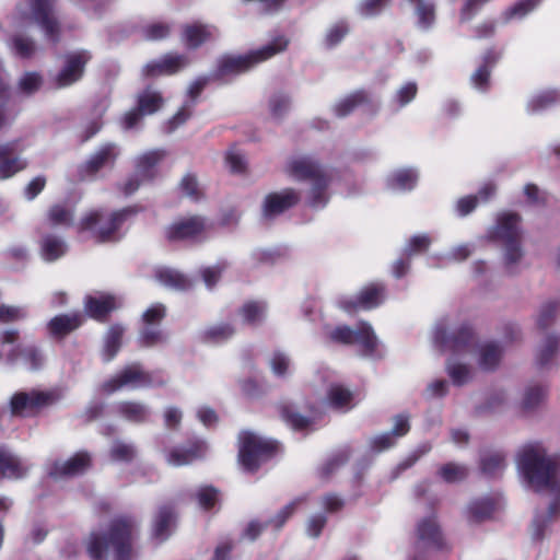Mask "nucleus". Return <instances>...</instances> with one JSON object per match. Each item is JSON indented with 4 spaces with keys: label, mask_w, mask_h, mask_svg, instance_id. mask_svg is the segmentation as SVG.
Listing matches in <instances>:
<instances>
[{
    "label": "nucleus",
    "mask_w": 560,
    "mask_h": 560,
    "mask_svg": "<svg viewBox=\"0 0 560 560\" xmlns=\"http://www.w3.org/2000/svg\"><path fill=\"white\" fill-rule=\"evenodd\" d=\"M546 396V389L541 385L528 386L523 395L521 406L524 411L529 412L537 408Z\"/></svg>",
    "instance_id": "nucleus-50"
},
{
    "label": "nucleus",
    "mask_w": 560,
    "mask_h": 560,
    "mask_svg": "<svg viewBox=\"0 0 560 560\" xmlns=\"http://www.w3.org/2000/svg\"><path fill=\"white\" fill-rule=\"evenodd\" d=\"M417 536L427 546H441L442 534L434 515L424 517L418 523Z\"/></svg>",
    "instance_id": "nucleus-29"
},
{
    "label": "nucleus",
    "mask_w": 560,
    "mask_h": 560,
    "mask_svg": "<svg viewBox=\"0 0 560 560\" xmlns=\"http://www.w3.org/2000/svg\"><path fill=\"white\" fill-rule=\"evenodd\" d=\"M117 412L127 421L142 423L150 417V407L138 401H120L116 406Z\"/></svg>",
    "instance_id": "nucleus-32"
},
{
    "label": "nucleus",
    "mask_w": 560,
    "mask_h": 560,
    "mask_svg": "<svg viewBox=\"0 0 560 560\" xmlns=\"http://www.w3.org/2000/svg\"><path fill=\"white\" fill-rule=\"evenodd\" d=\"M27 317V311L24 306L0 305V323L8 324L24 319Z\"/></svg>",
    "instance_id": "nucleus-58"
},
{
    "label": "nucleus",
    "mask_w": 560,
    "mask_h": 560,
    "mask_svg": "<svg viewBox=\"0 0 560 560\" xmlns=\"http://www.w3.org/2000/svg\"><path fill=\"white\" fill-rule=\"evenodd\" d=\"M291 107L290 97L282 93L273 94L269 100L270 115L275 119L282 118Z\"/></svg>",
    "instance_id": "nucleus-55"
},
{
    "label": "nucleus",
    "mask_w": 560,
    "mask_h": 560,
    "mask_svg": "<svg viewBox=\"0 0 560 560\" xmlns=\"http://www.w3.org/2000/svg\"><path fill=\"white\" fill-rule=\"evenodd\" d=\"M16 149V142L0 144V179H5L26 167V162L11 154Z\"/></svg>",
    "instance_id": "nucleus-23"
},
{
    "label": "nucleus",
    "mask_w": 560,
    "mask_h": 560,
    "mask_svg": "<svg viewBox=\"0 0 560 560\" xmlns=\"http://www.w3.org/2000/svg\"><path fill=\"white\" fill-rule=\"evenodd\" d=\"M125 328L121 325H113L109 327L104 339L103 359L110 361L117 354L121 346V338Z\"/></svg>",
    "instance_id": "nucleus-38"
},
{
    "label": "nucleus",
    "mask_w": 560,
    "mask_h": 560,
    "mask_svg": "<svg viewBox=\"0 0 560 560\" xmlns=\"http://www.w3.org/2000/svg\"><path fill=\"white\" fill-rule=\"evenodd\" d=\"M119 155V149L114 143L100 147L80 168V176L85 179L106 166H112Z\"/></svg>",
    "instance_id": "nucleus-16"
},
{
    "label": "nucleus",
    "mask_w": 560,
    "mask_h": 560,
    "mask_svg": "<svg viewBox=\"0 0 560 560\" xmlns=\"http://www.w3.org/2000/svg\"><path fill=\"white\" fill-rule=\"evenodd\" d=\"M494 509L490 498H482L472 501L468 506V517L471 522H481L492 514Z\"/></svg>",
    "instance_id": "nucleus-49"
},
{
    "label": "nucleus",
    "mask_w": 560,
    "mask_h": 560,
    "mask_svg": "<svg viewBox=\"0 0 560 560\" xmlns=\"http://www.w3.org/2000/svg\"><path fill=\"white\" fill-rule=\"evenodd\" d=\"M267 306L264 302L249 301L240 308V316L244 323L257 325L265 318Z\"/></svg>",
    "instance_id": "nucleus-41"
},
{
    "label": "nucleus",
    "mask_w": 560,
    "mask_h": 560,
    "mask_svg": "<svg viewBox=\"0 0 560 560\" xmlns=\"http://www.w3.org/2000/svg\"><path fill=\"white\" fill-rule=\"evenodd\" d=\"M384 299V289L380 284H371L364 288L358 296H349L340 300V307L347 313L360 310H371L378 306Z\"/></svg>",
    "instance_id": "nucleus-13"
},
{
    "label": "nucleus",
    "mask_w": 560,
    "mask_h": 560,
    "mask_svg": "<svg viewBox=\"0 0 560 560\" xmlns=\"http://www.w3.org/2000/svg\"><path fill=\"white\" fill-rule=\"evenodd\" d=\"M54 0H31V20L44 31L45 37L57 42L59 37V23L52 11Z\"/></svg>",
    "instance_id": "nucleus-12"
},
{
    "label": "nucleus",
    "mask_w": 560,
    "mask_h": 560,
    "mask_svg": "<svg viewBox=\"0 0 560 560\" xmlns=\"http://www.w3.org/2000/svg\"><path fill=\"white\" fill-rule=\"evenodd\" d=\"M73 221V212L61 206L55 205L47 212V222L51 226H69Z\"/></svg>",
    "instance_id": "nucleus-51"
},
{
    "label": "nucleus",
    "mask_w": 560,
    "mask_h": 560,
    "mask_svg": "<svg viewBox=\"0 0 560 560\" xmlns=\"http://www.w3.org/2000/svg\"><path fill=\"white\" fill-rule=\"evenodd\" d=\"M481 470L486 475L497 476L506 466V458L502 452H490L481 457Z\"/></svg>",
    "instance_id": "nucleus-44"
},
{
    "label": "nucleus",
    "mask_w": 560,
    "mask_h": 560,
    "mask_svg": "<svg viewBox=\"0 0 560 560\" xmlns=\"http://www.w3.org/2000/svg\"><path fill=\"white\" fill-rule=\"evenodd\" d=\"M282 419L291 425L294 430H303L310 427L311 420L294 412L289 407H283L281 409Z\"/></svg>",
    "instance_id": "nucleus-61"
},
{
    "label": "nucleus",
    "mask_w": 560,
    "mask_h": 560,
    "mask_svg": "<svg viewBox=\"0 0 560 560\" xmlns=\"http://www.w3.org/2000/svg\"><path fill=\"white\" fill-rule=\"evenodd\" d=\"M91 466V455L86 452H78L66 460H56L49 469V475L55 478H68L83 474Z\"/></svg>",
    "instance_id": "nucleus-17"
},
{
    "label": "nucleus",
    "mask_w": 560,
    "mask_h": 560,
    "mask_svg": "<svg viewBox=\"0 0 560 560\" xmlns=\"http://www.w3.org/2000/svg\"><path fill=\"white\" fill-rule=\"evenodd\" d=\"M368 100V94L364 91H357L339 100L334 105L332 110L337 117L342 118L352 113L355 107L365 103Z\"/></svg>",
    "instance_id": "nucleus-39"
},
{
    "label": "nucleus",
    "mask_w": 560,
    "mask_h": 560,
    "mask_svg": "<svg viewBox=\"0 0 560 560\" xmlns=\"http://www.w3.org/2000/svg\"><path fill=\"white\" fill-rule=\"evenodd\" d=\"M559 98L560 95L557 90H544L529 98L527 103V110L533 114L539 113L544 109L549 108L551 105L556 104L559 101Z\"/></svg>",
    "instance_id": "nucleus-40"
},
{
    "label": "nucleus",
    "mask_w": 560,
    "mask_h": 560,
    "mask_svg": "<svg viewBox=\"0 0 560 560\" xmlns=\"http://www.w3.org/2000/svg\"><path fill=\"white\" fill-rule=\"evenodd\" d=\"M188 63L189 60L184 55L167 54L158 60L148 62L142 72L145 77L168 75L184 69Z\"/></svg>",
    "instance_id": "nucleus-20"
},
{
    "label": "nucleus",
    "mask_w": 560,
    "mask_h": 560,
    "mask_svg": "<svg viewBox=\"0 0 560 560\" xmlns=\"http://www.w3.org/2000/svg\"><path fill=\"white\" fill-rule=\"evenodd\" d=\"M110 458L115 462H130L137 455L133 444L124 441H115L109 451Z\"/></svg>",
    "instance_id": "nucleus-52"
},
{
    "label": "nucleus",
    "mask_w": 560,
    "mask_h": 560,
    "mask_svg": "<svg viewBox=\"0 0 560 560\" xmlns=\"http://www.w3.org/2000/svg\"><path fill=\"white\" fill-rule=\"evenodd\" d=\"M277 450L273 441L253 432L243 431L238 436V463L245 471L254 472L270 459Z\"/></svg>",
    "instance_id": "nucleus-7"
},
{
    "label": "nucleus",
    "mask_w": 560,
    "mask_h": 560,
    "mask_svg": "<svg viewBox=\"0 0 560 560\" xmlns=\"http://www.w3.org/2000/svg\"><path fill=\"white\" fill-rule=\"evenodd\" d=\"M289 46V39L283 36H277L266 45L252 50L245 55H226L218 60L217 70L213 78L222 79L236 75L248 71L260 62H264L273 56L284 51Z\"/></svg>",
    "instance_id": "nucleus-4"
},
{
    "label": "nucleus",
    "mask_w": 560,
    "mask_h": 560,
    "mask_svg": "<svg viewBox=\"0 0 560 560\" xmlns=\"http://www.w3.org/2000/svg\"><path fill=\"white\" fill-rule=\"evenodd\" d=\"M299 199V194L291 188L271 192L264 200L262 215L272 219L296 205Z\"/></svg>",
    "instance_id": "nucleus-18"
},
{
    "label": "nucleus",
    "mask_w": 560,
    "mask_h": 560,
    "mask_svg": "<svg viewBox=\"0 0 560 560\" xmlns=\"http://www.w3.org/2000/svg\"><path fill=\"white\" fill-rule=\"evenodd\" d=\"M57 399L52 392H20L12 396L10 405L13 413L20 415L27 410H34L51 405Z\"/></svg>",
    "instance_id": "nucleus-15"
},
{
    "label": "nucleus",
    "mask_w": 560,
    "mask_h": 560,
    "mask_svg": "<svg viewBox=\"0 0 560 560\" xmlns=\"http://www.w3.org/2000/svg\"><path fill=\"white\" fill-rule=\"evenodd\" d=\"M217 34L218 30L213 25L196 23L185 27L183 42L189 48H197L215 37Z\"/></svg>",
    "instance_id": "nucleus-26"
},
{
    "label": "nucleus",
    "mask_w": 560,
    "mask_h": 560,
    "mask_svg": "<svg viewBox=\"0 0 560 560\" xmlns=\"http://www.w3.org/2000/svg\"><path fill=\"white\" fill-rule=\"evenodd\" d=\"M137 526L127 518L115 520L107 533H92L86 541V551L92 560H105L113 552L116 560H125L130 551V541Z\"/></svg>",
    "instance_id": "nucleus-3"
},
{
    "label": "nucleus",
    "mask_w": 560,
    "mask_h": 560,
    "mask_svg": "<svg viewBox=\"0 0 560 560\" xmlns=\"http://www.w3.org/2000/svg\"><path fill=\"white\" fill-rule=\"evenodd\" d=\"M418 93V85L413 81H408L400 85L392 96V104L396 109H400L411 103Z\"/></svg>",
    "instance_id": "nucleus-48"
},
{
    "label": "nucleus",
    "mask_w": 560,
    "mask_h": 560,
    "mask_svg": "<svg viewBox=\"0 0 560 560\" xmlns=\"http://www.w3.org/2000/svg\"><path fill=\"white\" fill-rule=\"evenodd\" d=\"M439 475L444 481L452 483L464 480L468 469L464 465L447 463L440 468Z\"/></svg>",
    "instance_id": "nucleus-53"
},
{
    "label": "nucleus",
    "mask_w": 560,
    "mask_h": 560,
    "mask_svg": "<svg viewBox=\"0 0 560 560\" xmlns=\"http://www.w3.org/2000/svg\"><path fill=\"white\" fill-rule=\"evenodd\" d=\"M415 8L417 25L421 30H429L435 21V7L430 0H408Z\"/></svg>",
    "instance_id": "nucleus-37"
},
{
    "label": "nucleus",
    "mask_w": 560,
    "mask_h": 560,
    "mask_svg": "<svg viewBox=\"0 0 560 560\" xmlns=\"http://www.w3.org/2000/svg\"><path fill=\"white\" fill-rule=\"evenodd\" d=\"M269 366L276 376H285L290 372L291 359L283 351H273L269 358Z\"/></svg>",
    "instance_id": "nucleus-54"
},
{
    "label": "nucleus",
    "mask_w": 560,
    "mask_h": 560,
    "mask_svg": "<svg viewBox=\"0 0 560 560\" xmlns=\"http://www.w3.org/2000/svg\"><path fill=\"white\" fill-rule=\"evenodd\" d=\"M207 445L203 442H195L187 446H177L170 450L165 459L170 466L179 467L191 464L194 460L203 457L207 453Z\"/></svg>",
    "instance_id": "nucleus-22"
},
{
    "label": "nucleus",
    "mask_w": 560,
    "mask_h": 560,
    "mask_svg": "<svg viewBox=\"0 0 560 560\" xmlns=\"http://www.w3.org/2000/svg\"><path fill=\"white\" fill-rule=\"evenodd\" d=\"M12 49L18 56L28 58L35 52L36 46L30 37L15 35L12 38Z\"/></svg>",
    "instance_id": "nucleus-59"
},
{
    "label": "nucleus",
    "mask_w": 560,
    "mask_h": 560,
    "mask_svg": "<svg viewBox=\"0 0 560 560\" xmlns=\"http://www.w3.org/2000/svg\"><path fill=\"white\" fill-rule=\"evenodd\" d=\"M329 337L332 341L340 343H358L361 346L363 353L369 357H381L383 354L381 341L366 323H361L357 329L338 326L330 331Z\"/></svg>",
    "instance_id": "nucleus-9"
},
{
    "label": "nucleus",
    "mask_w": 560,
    "mask_h": 560,
    "mask_svg": "<svg viewBox=\"0 0 560 560\" xmlns=\"http://www.w3.org/2000/svg\"><path fill=\"white\" fill-rule=\"evenodd\" d=\"M559 349V339L556 336H547L539 346L536 353V362L540 368H546L551 363Z\"/></svg>",
    "instance_id": "nucleus-46"
},
{
    "label": "nucleus",
    "mask_w": 560,
    "mask_h": 560,
    "mask_svg": "<svg viewBox=\"0 0 560 560\" xmlns=\"http://www.w3.org/2000/svg\"><path fill=\"white\" fill-rule=\"evenodd\" d=\"M135 214L136 210L130 207L117 211L93 210L82 218L80 226L100 242L114 241L121 225Z\"/></svg>",
    "instance_id": "nucleus-6"
},
{
    "label": "nucleus",
    "mask_w": 560,
    "mask_h": 560,
    "mask_svg": "<svg viewBox=\"0 0 560 560\" xmlns=\"http://www.w3.org/2000/svg\"><path fill=\"white\" fill-rule=\"evenodd\" d=\"M228 268L226 261H219L211 267H206L200 271L202 280L208 289H212L221 278L223 271Z\"/></svg>",
    "instance_id": "nucleus-56"
},
{
    "label": "nucleus",
    "mask_w": 560,
    "mask_h": 560,
    "mask_svg": "<svg viewBox=\"0 0 560 560\" xmlns=\"http://www.w3.org/2000/svg\"><path fill=\"white\" fill-rule=\"evenodd\" d=\"M197 500L202 509L209 510L218 503L219 493L212 487H201L197 492Z\"/></svg>",
    "instance_id": "nucleus-63"
},
{
    "label": "nucleus",
    "mask_w": 560,
    "mask_h": 560,
    "mask_svg": "<svg viewBox=\"0 0 560 560\" xmlns=\"http://www.w3.org/2000/svg\"><path fill=\"white\" fill-rule=\"evenodd\" d=\"M150 373L142 370L139 364H131L119 371L112 378L103 383L102 392L113 394L122 388H142L154 385Z\"/></svg>",
    "instance_id": "nucleus-10"
},
{
    "label": "nucleus",
    "mask_w": 560,
    "mask_h": 560,
    "mask_svg": "<svg viewBox=\"0 0 560 560\" xmlns=\"http://www.w3.org/2000/svg\"><path fill=\"white\" fill-rule=\"evenodd\" d=\"M83 323V316L80 313H69L57 315L47 323V330L51 337H63Z\"/></svg>",
    "instance_id": "nucleus-24"
},
{
    "label": "nucleus",
    "mask_w": 560,
    "mask_h": 560,
    "mask_svg": "<svg viewBox=\"0 0 560 560\" xmlns=\"http://www.w3.org/2000/svg\"><path fill=\"white\" fill-rule=\"evenodd\" d=\"M499 58L494 51H488L483 57V65L480 66L471 75V83L478 90H485L489 83V65H493Z\"/></svg>",
    "instance_id": "nucleus-42"
},
{
    "label": "nucleus",
    "mask_w": 560,
    "mask_h": 560,
    "mask_svg": "<svg viewBox=\"0 0 560 560\" xmlns=\"http://www.w3.org/2000/svg\"><path fill=\"white\" fill-rule=\"evenodd\" d=\"M208 82V77H199L188 85L187 95L189 96L190 101L186 102L183 107L172 117V119H170L166 129L167 132L174 131L189 118L191 107L194 106L196 98L207 86Z\"/></svg>",
    "instance_id": "nucleus-21"
},
{
    "label": "nucleus",
    "mask_w": 560,
    "mask_h": 560,
    "mask_svg": "<svg viewBox=\"0 0 560 560\" xmlns=\"http://www.w3.org/2000/svg\"><path fill=\"white\" fill-rule=\"evenodd\" d=\"M388 3L389 0H361L357 11L363 18H372L380 14Z\"/></svg>",
    "instance_id": "nucleus-57"
},
{
    "label": "nucleus",
    "mask_w": 560,
    "mask_h": 560,
    "mask_svg": "<svg viewBox=\"0 0 560 560\" xmlns=\"http://www.w3.org/2000/svg\"><path fill=\"white\" fill-rule=\"evenodd\" d=\"M66 242L54 234L43 236L40 241V255L46 261H55L67 253Z\"/></svg>",
    "instance_id": "nucleus-33"
},
{
    "label": "nucleus",
    "mask_w": 560,
    "mask_h": 560,
    "mask_svg": "<svg viewBox=\"0 0 560 560\" xmlns=\"http://www.w3.org/2000/svg\"><path fill=\"white\" fill-rule=\"evenodd\" d=\"M517 468L527 488L560 497V456L540 444L523 446L517 454Z\"/></svg>",
    "instance_id": "nucleus-2"
},
{
    "label": "nucleus",
    "mask_w": 560,
    "mask_h": 560,
    "mask_svg": "<svg viewBox=\"0 0 560 560\" xmlns=\"http://www.w3.org/2000/svg\"><path fill=\"white\" fill-rule=\"evenodd\" d=\"M91 59L86 50L74 51L66 56V62L60 72L56 75V83L59 88L73 84L81 79L84 66Z\"/></svg>",
    "instance_id": "nucleus-14"
},
{
    "label": "nucleus",
    "mask_w": 560,
    "mask_h": 560,
    "mask_svg": "<svg viewBox=\"0 0 560 560\" xmlns=\"http://www.w3.org/2000/svg\"><path fill=\"white\" fill-rule=\"evenodd\" d=\"M27 466L14 453L4 446H0V476L10 479H19L25 476Z\"/></svg>",
    "instance_id": "nucleus-25"
},
{
    "label": "nucleus",
    "mask_w": 560,
    "mask_h": 560,
    "mask_svg": "<svg viewBox=\"0 0 560 560\" xmlns=\"http://www.w3.org/2000/svg\"><path fill=\"white\" fill-rule=\"evenodd\" d=\"M234 335V328L228 324H219L209 327L205 331V338L210 341L220 342Z\"/></svg>",
    "instance_id": "nucleus-60"
},
{
    "label": "nucleus",
    "mask_w": 560,
    "mask_h": 560,
    "mask_svg": "<svg viewBox=\"0 0 560 560\" xmlns=\"http://www.w3.org/2000/svg\"><path fill=\"white\" fill-rule=\"evenodd\" d=\"M174 523V511L170 506H161L153 520L152 533L159 540H165Z\"/></svg>",
    "instance_id": "nucleus-35"
},
{
    "label": "nucleus",
    "mask_w": 560,
    "mask_h": 560,
    "mask_svg": "<svg viewBox=\"0 0 560 560\" xmlns=\"http://www.w3.org/2000/svg\"><path fill=\"white\" fill-rule=\"evenodd\" d=\"M489 234L492 240L504 245V258L508 265L516 264L522 258L520 217L517 214L512 212L499 214L497 223Z\"/></svg>",
    "instance_id": "nucleus-8"
},
{
    "label": "nucleus",
    "mask_w": 560,
    "mask_h": 560,
    "mask_svg": "<svg viewBox=\"0 0 560 560\" xmlns=\"http://www.w3.org/2000/svg\"><path fill=\"white\" fill-rule=\"evenodd\" d=\"M433 341L442 351H454L463 355L478 354V365L483 371H493L498 368L502 348L495 342L475 345L474 334L468 325L455 327L450 319L439 320L433 329Z\"/></svg>",
    "instance_id": "nucleus-1"
},
{
    "label": "nucleus",
    "mask_w": 560,
    "mask_h": 560,
    "mask_svg": "<svg viewBox=\"0 0 560 560\" xmlns=\"http://www.w3.org/2000/svg\"><path fill=\"white\" fill-rule=\"evenodd\" d=\"M287 173L299 180L312 184L308 203L313 208H323L328 202V179L316 161L308 156L292 158L287 165Z\"/></svg>",
    "instance_id": "nucleus-5"
},
{
    "label": "nucleus",
    "mask_w": 560,
    "mask_h": 560,
    "mask_svg": "<svg viewBox=\"0 0 560 560\" xmlns=\"http://www.w3.org/2000/svg\"><path fill=\"white\" fill-rule=\"evenodd\" d=\"M350 31L349 23L346 20H339L326 30L324 36V45L327 48H332L341 43V40L348 35Z\"/></svg>",
    "instance_id": "nucleus-45"
},
{
    "label": "nucleus",
    "mask_w": 560,
    "mask_h": 560,
    "mask_svg": "<svg viewBox=\"0 0 560 560\" xmlns=\"http://www.w3.org/2000/svg\"><path fill=\"white\" fill-rule=\"evenodd\" d=\"M418 180V173L413 168H401L395 171L387 179L388 186L396 191L412 189Z\"/></svg>",
    "instance_id": "nucleus-36"
},
{
    "label": "nucleus",
    "mask_w": 560,
    "mask_h": 560,
    "mask_svg": "<svg viewBox=\"0 0 560 560\" xmlns=\"http://www.w3.org/2000/svg\"><path fill=\"white\" fill-rule=\"evenodd\" d=\"M540 0H521L502 13V20L508 23L513 20H522L530 13Z\"/></svg>",
    "instance_id": "nucleus-47"
},
{
    "label": "nucleus",
    "mask_w": 560,
    "mask_h": 560,
    "mask_svg": "<svg viewBox=\"0 0 560 560\" xmlns=\"http://www.w3.org/2000/svg\"><path fill=\"white\" fill-rule=\"evenodd\" d=\"M396 439L390 432L378 434L370 440V448L375 453H381L393 447Z\"/></svg>",
    "instance_id": "nucleus-64"
},
{
    "label": "nucleus",
    "mask_w": 560,
    "mask_h": 560,
    "mask_svg": "<svg viewBox=\"0 0 560 560\" xmlns=\"http://www.w3.org/2000/svg\"><path fill=\"white\" fill-rule=\"evenodd\" d=\"M118 305L119 303L114 295L98 294L86 298L85 312L93 318L102 319Z\"/></svg>",
    "instance_id": "nucleus-28"
},
{
    "label": "nucleus",
    "mask_w": 560,
    "mask_h": 560,
    "mask_svg": "<svg viewBox=\"0 0 560 560\" xmlns=\"http://www.w3.org/2000/svg\"><path fill=\"white\" fill-rule=\"evenodd\" d=\"M155 278L162 285L177 291L188 290L192 285L188 277L172 268L158 269Z\"/></svg>",
    "instance_id": "nucleus-31"
},
{
    "label": "nucleus",
    "mask_w": 560,
    "mask_h": 560,
    "mask_svg": "<svg viewBox=\"0 0 560 560\" xmlns=\"http://www.w3.org/2000/svg\"><path fill=\"white\" fill-rule=\"evenodd\" d=\"M137 103V108L127 112L121 118V127L125 130L136 128L143 116L158 112L163 104V98L159 92L148 89L138 95Z\"/></svg>",
    "instance_id": "nucleus-11"
},
{
    "label": "nucleus",
    "mask_w": 560,
    "mask_h": 560,
    "mask_svg": "<svg viewBox=\"0 0 560 560\" xmlns=\"http://www.w3.org/2000/svg\"><path fill=\"white\" fill-rule=\"evenodd\" d=\"M328 401L329 404L338 409H350L353 399V394L340 384H334L328 389Z\"/></svg>",
    "instance_id": "nucleus-43"
},
{
    "label": "nucleus",
    "mask_w": 560,
    "mask_h": 560,
    "mask_svg": "<svg viewBox=\"0 0 560 560\" xmlns=\"http://www.w3.org/2000/svg\"><path fill=\"white\" fill-rule=\"evenodd\" d=\"M163 150H151L136 159L137 176L151 180L155 176V166L163 160Z\"/></svg>",
    "instance_id": "nucleus-30"
},
{
    "label": "nucleus",
    "mask_w": 560,
    "mask_h": 560,
    "mask_svg": "<svg viewBox=\"0 0 560 560\" xmlns=\"http://www.w3.org/2000/svg\"><path fill=\"white\" fill-rule=\"evenodd\" d=\"M431 240L427 234L412 236L405 247V254L410 257L429 248Z\"/></svg>",
    "instance_id": "nucleus-62"
},
{
    "label": "nucleus",
    "mask_w": 560,
    "mask_h": 560,
    "mask_svg": "<svg viewBox=\"0 0 560 560\" xmlns=\"http://www.w3.org/2000/svg\"><path fill=\"white\" fill-rule=\"evenodd\" d=\"M207 229L206 220L195 215L180 219L167 229V237L172 241L192 240L200 236Z\"/></svg>",
    "instance_id": "nucleus-19"
},
{
    "label": "nucleus",
    "mask_w": 560,
    "mask_h": 560,
    "mask_svg": "<svg viewBox=\"0 0 560 560\" xmlns=\"http://www.w3.org/2000/svg\"><path fill=\"white\" fill-rule=\"evenodd\" d=\"M454 354L456 352L452 351ZM446 372L454 385L463 386L474 378V370L466 363L456 359L455 355L451 357L446 363Z\"/></svg>",
    "instance_id": "nucleus-34"
},
{
    "label": "nucleus",
    "mask_w": 560,
    "mask_h": 560,
    "mask_svg": "<svg viewBox=\"0 0 560 560\" xmlns=\"http://www.w3.org/2000/svg\"><path fill=\"white\" fill-rule=\"evenodd\" d=\"M8 360L12 363L22 360L24 366L35 371L43 366L44 355L35 346L16 347L8 353Z\"/></svg>",
    "instance_id": "nucleus-27"
}]
</instances>
